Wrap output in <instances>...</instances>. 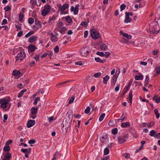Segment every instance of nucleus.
Instances as JSON below:
<instances>
[{"label":"nucleus","mask_w":160,"mask_h":160,"mask_svg":"<svg viewBox=\"0 0 160 160\" xmlns=\"http://www.w3.org/2000/svg\"><path fill=\"white\" fill-rule=\"evenodd\" d=\"M73 117V114L72 111H69L67 113L66 118L64 119L62 123V131L65 133L67 132L68 128L71 123Z\"/></svg>","instance_id":"obj_1"},{"label":"nucleus","mask_w":160,"mask_h":160,"mask_svg":"<svg viewBox=\"0 0 160 160\" xmlns=\"http://www.w3.org/2000/svg\"><path fill=\"white\" fill-rule=\"evenodd\" d=\"M90 49L88 47H85L82 48L80 50L81 55L83 57H86L89 52Z\"/></svg>","instance_id":"obj_2"},{"label":"nucleus","mask_w":160,"mask_h":160,"mask_svg":"<svg viewBox=\"0 0 160 160\" xmlns=\"http://www.w3.org/2000/svg\"><path fill=\"white\" fill-rule=\"evenodd\" d=\"M91 36L93 39H96L100 37L99 33L94 29H92L90 31Z\"/></svg>","instance_id":"obj_3"},{"label":"nucleus","mask_w":160,"mask_h":160,"mask_svg":"<svg viewBox=\"0 0 160 160\" xmlns=\"http://www.w3.org/2000/svg\"><path fill=\"white\" fill-rule=\"evenodd\" d=\"M10 100L8 99L2 98L0 99V103L1 104V107L4 109L8 106V103Z\"/></svg>","instance_id":"obj_4"},{"label":"nucleus","mask_w":160,"mask_h":160,"mask_svg":"<svg viewBox=\"0 0 160 160\" xmlns=\"http://www.w3.org/2000/svg\"><path fill=\"white\" fill-rule=\"evenodd\" d=\"M50 7L49 5H45L44 8L42 11V16H45L50 12Z\"/></svg>","instance_id":"obj_5"},{"label":"nucleus","mask_w":160,"mask_h":160,"mask_svg":"<svg viewBox=\"0 0 160 160\" xmlns=\"http://www.w3.org/2000/svg\"><path fill=\"white\" fill-rule=\"evenodd\" d=\"M128 136L127 135L123 136H120L118 138V142L120 144H121L126 141V139L128 138Z\"/></svg>","instance_id":"obj_6"},{"label":"nucleus","mask_w":160,"mask_h":160,"mask_svg":"<svg viewBox=\"0 0 160 160\" xmlns=\"http://www.w3.org/2000/svg\"><path fill=\"white\" fill-rule=\"evenodd\" d=\"M69 5L68 4H64L62 6L61 5H59V11H60L62 13L66 9L68 8Z\"/></svg>","instance_id":"obj_7"},{"label":"nucleus","mask_w":160,"mask_h":160,"mask_svg":"<svg viewBox=\"0 0 160 160\" xmlns=\"http://www.w3.org/2000/svg\"><path fill=\"white\" fill-rule=\"evenodd\" d=\"M35 121L34 120H29L27 123V127L28 128H30L35 124Z\"/></svg>","instance_id":"obj_8"},{"label":"nucleus","mask_w":160,"mask_h":160,"mask_svg":"<svg viewBox=\"0 0 160 160\" xmlns=\"http://www.w3.org/2000/svg\"><path fill=\"white\" fill-rule=\"evenodd\" d=\"M120 33L124 37L128 39H130L132 37V36L131 35H128L127 33H124L122 31H120Z\"/></svg>","instance_id":"obj_9"},{"label":"nucleus","mask_w":160,"mask_h":160,"mask_svg":"<svg viewBox=\"0 0 160 160\" xmlns=\"http://www.w3.org/2000/svg\"><path fill=\"white\" fill-rule=\"evenodd\" d=\"M18 56L20 58V61L22 60L25 57L26 55L24 52H20L17 54Z\"/></svg>","instance_id":"obj_10"},{"label":"nucleus","mask_w":160,"mask_h":160,"mask_svg":"<svg viewBox=\"0 0 160 160\" xmlns=\"http://www.w3.org/2000/svg\"><path fill=\"white\" fill-rule=\"evenodd\" d=\"M11 158V154L9 152H8L5 155L4 158L2 160H10Z\"/></svg>","instance_id":"obj_11"},{"label":"nucleus","mask_w":160,"mask_h":160,"mask_svg":"<svg viewBox=\"0 0 160 160\" xmlns=\"http://www.w3.org/2000/svg\"><path fill=\"white\" fill-rule=\"evenodd\" d=\"M37 37L35 36H32L30 38L28 39V41L30 43H32L37 40Z\"/></svg>","instance_id":"obj_12"},{"label":"nucleus","mask_w":160,"mask_h":160,"mask_svg":"<svg viewBox=\"0 0 160 160\" xmlns=\"http://www.w3.org/2000/svg\"><path fill=\"white\" fill-rule=\"evenodd\" d=\"M125 19L124 21V22L127 23L130 22L131 21V19L129 18L128 15L125 14Z\"/></svg>","instance_id":"obj_13"},{"label":"nucleus","mask_w":160,"mask_h":160,"mask_svg":"<svg viewBox=\"0 0 160 160\" xmlns=\"http://www.w3.org/2000/svg\"><path fill=\"white\" fill-rule=\"evenodd\" d=\"M130 125V123L129 122H123L121 124V127L123 128H126L129 127Z\"/></svg>","instance_id":"obj_14"},{"label":"nucleus","mask_w":160,"mask_h":160,"mask_svg":"<svg viewBox=\"0 0 160 160\" xmlns=\"http://www.w3.org/2000/svg\"><path fill=\"white\" fill-rule=\"evenodd\" d=\"M38 108L34 107H33L31 109V113L32 114L34 115L37 113Z\"/></svg>","instance_id":"obj_15"},{"label":"nucleus","mask_w":160,"mask_h":160,"mask_svg":"<svg viewBox=\"0 0 160 160\" xmlns=\"http://www.w3.org/2000/svg\"><path fill=\"white\" fill-rule=\"evenodd\" d=\"M28 49L29 51L32 52L35 50V46L32 45H30L28 47Z\"/></svg>","instance_id":"obj_16"},{"label":"nucleus","mask_w":160,"mask_h":160,"mask_svg":"<svg viewBox=\"0 0 160 160\" xmlns=\"http://www.w3.org/2000/svg\"><path fill=\"white\" fill-rule=\"evenodd\" d=\"M95 60L98 62L103 63L106 62V60L105 59L101 60L99 57L95 58Z\"/></svg>","instance_id":"obj_17"},{"label":"nucleus","mask_w":160,"mask_h":160,"mask_svg":"<svg viewBox=\"0 0 160 160\" xmlns=\"http://www.w3.org/2000/svg\"><path fill=\"white\" fill-rule=\"evenodd\" d=\"M109 79V76L108 75H106L103 78V82L105 84H107L108 81Z\"/></svg>","instance_id":"obj_18"},{"label":"nucleus","mask_w":160,"mask_h":160,"mask_svg":"<svg viewBox=\"0 0 160 160\" xmlns=\"http://www.w3.org/2000/svg\"><path fill=\"white\" fill-rule=\"evenodd\" d=\"M132 90H130V92L129 93V102L130 103V105H131L132 102Z\"/></svg>","instance_id":"obj_19"},{"label":"nucleus","mask_w":160,"mask_h":160,"mask_svg":"<svg viewBox=\"0 0 160 160\" xmlns=\"http://www.w3.org/2000/svg\"><path fill=\"white\" fill-rule=\"evenodd\" d=\"M118 75H117L116 74H115L113 76L112 78V83H113V84L114 85L116 83V82L117 81V78L118 77Z\"/></svg>","instance_id":"obj_20"},{"label":"nucleus","mask_w":160,"mask_h":160,"mask_svg":"<svg viewBox=\"0 0 160 160\" xmlns=\"http://www.w3.org/2000/svg\"><path fill=\"white\" fill-rule=\"evenodd\" d=\"M79 5L78 4L76 5L74 10V13L75 15L78 14L79 10Z\"/></svg>","instance_id":"obj_21"},{"label":"nucleus","mask_w":160,"mask_h":160,"mask_svg":"<svg viewBox=\"0 0 160 160\" xmlns=\"http://www.w3.org/2000/svg\"><path fill=\"white\" fill-rule=\"evenodd\" d=\"M154 112L156 115L157 118L158 119L160 117V114L158 112V111L157 109H155L154 110Z\"/></svg>","instance_id":"obj_22"},{"label":"nucleus","mask_w":160,"mask_h":160,"mask_svg":"<svg viewBox=\"0 0 160 160\" xmlns=\"http://www.w3.org/2000/svg\"><path fill=\"white\" fill-rule=\"evenodd\" d=\"M136 80H142L143 79V76L142 75H136L135 77Z\"/></svg>","instance_id":"obj_23"},{"label":"nucleus","mask_w":160,"mask_h":160,"mask_svg":"<svg viewBox=\"0 0 160 160\" xmlns=\"http://www.w3.org/2000/svg\"><path fill=\"white\" fill-rule=\"evenodd\" d=\"M67 28L65 27H63L61 28L59 30V31L62 34H64L67 30Z\"/></svg>","instance_id":"obj_24"},{"label":"nucleus","mask_w":160,"mask_h":160,"mask_svg":"<svg viewBox=\"0 0 160 160\" xmlns=\"http://www.w3.org/2000/svg\"><path fill=\"white\" fill-rule=\"evenodd\" d=\"M51 35H52L51 38V41L54 42H57L58 40L57 38L55 35H53L52 34H51Z\"/></svg>","instance_id":"obj_25"},{"label":"nucleus","mask_w":160,"mask_h":160,"mask_svg":"<svg viewBox=\"0 0 160 160\" xmlns=\"http://www.w3.org/2000/svg\"><path fill=\"white\" fill-rule=\"evenodd\" d=\"M100 48L102 50H106L108 49L107 46L105 44L101 45L100 46Z\"/></svg>","instance_id":"obj_26"},{"label":"nucleus","mask_w":160,"mask_h":160,"mask_svg":"<svg viewBox=\"0 0 160 160\" xmlns=\"http://www.w3.org/2000/svg\"><path fill=\"white\" fill-rule=\"evenodd\" d=\"M26 89H24L21 91L18 95V97L19 98L21 97L23 95V93L26 92Z\"/></svg>","instance_id":"obj_27"},{"label":"nucleus","mask_w":160,"mask_h":160,"mask_svg":"<svg viewBox=\"0 0 160 160\" xmlns=\"http://www.w3.org/2000/svg\"><path fill=\"white\" fill-rule=\"evenodd\" d=\"M56 19V17L55 15H53L52 17H50L49 19L48 22L50 23L51 21H52L53 22H54V21Z\"/></svg>","instance_id":"obj_28"},{"label":"nucleus","mask_w":160,"mask_h":160,"mask_svg":"<svg viewBox=\"0 0 160 160\" xmlns=\"http://www.w3.org/2000/svg\"><path fill=\"white\" fill-rule=\"evenodd\" d=\"M66 20L67 22L68 23H71L72 21L71 18L69 16H67L66 17Z\"/></svg>","instance_id":"obj_29"},{"label":"nucleus","mask_w":160,"mask_h":160,"mask_svg":"<svg viewBox=\"0 0 160 160\" xmlns=\"http://www.w3.org/2000/svg\"><path fill=\"white\" fill-rule=\"evenodd\" d=\"M21 72L19 71L14 70L12 74L14 76H16L20 75Z\"/></svg>","instance_id":"obj_30"},{"label":"nucleus","mask_w":160,"mask_h":160,"mask_svg":"<svg viewBox=\"0 0 160 160\" xmlns=\"http://www.w3.org/2000/svg\"><path fill=\"white\" fill-rule=\"evenodd\" d=\"M157 73L159 74L160 73V66L157 67L155 69Z\"/></svg>","instance_id":"obj_31"},{"label":"nucleus","mask_w":160,"mask_h":160,"mask_svg":"<svg viewBox=\"0 0 160 160\" xmlns=\"http://www.w3.org/2000/svg\"><path fill=\"white\" fill-rule=\"evenodd\" d=\"M59 153L57 151L53 155V157L52 160H56L57 158V156L58 155Z\"/></svg>","instance_id":"obj_32"},{"label":"nucleus","mask_w":160,"mask_h":160,"mask_svg":"<svg viewBox=\"0 0 160 160\" xmlns=\"http://www.w3.org/2000/svg\"><path fill=\"white\" fill-rule=\"evenodd\" d=\"M10 149V147L8 145L5 146L3 148V150L5 152L9 151Z\"/></svg>","instance_id":"obj_33"},{"label":"nucleus","mask_w":160,"mask_h":160,"mask_svg":"<svg viewBox=\"0 0 160 160\" xmlns=\"http://www.w3.org/2000/svg\"><path fill=\"white\" fill-rule=\"evenodd\" d=\"M34 33V32L32 31H31L30 32H28V33H27L25 36V37L26 38H28V37L29 36L31 35L32 34H33Z\"/></svg>","instance_id":"obj_34"},{"label":"nucleus","mask_w":160,"mask_h":160,"mask_svg":"<svg viewBox=\"0 0 160 160\" xmlns=\"http://www.w3.org/2000/svg\"><path fill=\"white\" fill-rule=\"evenodd\" d=\"M105 115L104 113H103L101 114L99 118V121L100 122L102 121Z\"/></svg>","instance_id":"obj_35"},{"label":"nucleus","mask_w":160,"mask_h":160,"mask_svg":"<svg viewBox=\"0 0 160 160\" xmlns=\"http://www.w3.org/2000/svg\"><path fill=\"white\" fill-rule=\"evenodd\" d=\"M109 149L108 148H106L104 149V155H107L109 153Z\"/></svg>","instance_id":"obj_36"},{"label":"nucleus","mask_w":160,"mask_h":160,"mask_svg":"<svg viewBox=\"0 0 160 160\" xmlns=\"http://www.w3.org/2000/svg\"><path fill=\"white\" fill-rule=\"evenodd\" d=\"M97 55L100 56L101 57H104V53L102 52L98 51L96 53Z\"/></svg>","instance_id":"obj_37"},{"label":"nucleus","mask_w":160,"mask_h":160,"mask_svg":"<svg viewBox=\"0 0 160 160\" xmlns=\"http://www.w3.org/2000/svg\"><path fill=\"white\" fill-rule=\"evenodd\" d=\"M23 18V15L22 13H21L19 14V21L21 22Z\"/></svg>","instance_id":"obj_38"},{"label":"nucleus","mask_w":160,"mask_h":160,"mask_svg":"<svg viewBox=\"0 0 160 160\" xmlns=\"http://www.w3.org/2000/svg\"><path fill=\"white\" fill-rule=\"evenodd\" d=\"M156 132L154 130H152L150 132V135L152 137H154L155 135Z\"/></svg>","instance_id":"obj_39"},{"label":"nucleus","mask_w":160,"mask_h":160,"mask_svg":"<svg viewBox=\"0 0 160 160\" xmlns=\"http://www.w3.org/2000/svg\"><path fill=\"white\" fill-rule=\"evenodd\" d=\"M101 73L100 72H98L97 73H95L93 76L96 78H98L101 75Z\"/></svg>","instance_id":"obj_40"},{"label":"nucleus","mask_w":160,"mask_h":160,"mask_svg":"<svg viewBox=\"0 0 160 160\" xmlns=\"http://www.w3.org/2000/svg\"><path fill=\"white\" fill-rule=\"evenodd\" d=\"M40 99V97H36L35 99V101L33 102V104L34 105H36L37 104L38 101H39Z\"/></svg>","instance_id":"obj_41"},{"label":"nucleus","mask_w":160,"mask_h":160,"mask_svg":"<svg viewBox=\"0 0 160 160\" xmlns=\"http://www.w3.org/2000/svg\"><path fill=\"white\" fill-rule=\"evenodd\" d=\"M34 20L32 18H29L28 19V23L30 24H32L34 22Z\"/></svg>","instance_id":"obj_42"},{"label":"nucleus","mask_w":160,"mask_h":160,"mask_svg":"<svg viewBox=\"0 0 160 160\" xmlns=\"http://www.w3.org/2000/svg\"><path fill=\"white\" fill-rule=\"evenodd\" d=\"M118 132V129L117 128H114L112 130V134H115L117 133Z\"/></svg>","instance_id":"obj_43"},{"label":"nucleus","mask_w":160,"mask_h":160,"mask_svg":"<svg viewBox=\"0 0 160 160\" xmlns=\"http://www.w3.org/2000/svg\"><path fill=\"white\" fill-rule=\"evenodd\" d=\"M120 7V11H122L123 10L125 9L126 7V5L125 4H123L121 5Z\"/></svg>","instance_id":"obj_44"},{"label":"nucleus","mask_w":160,"mask_h":160,"mask_svg":"<svg viewBox=\"0 0 160 160\" xmlns=\"http://www.w3.org/2000/svg\"><path fill=\"white\" fill-rule=\"evenodd\" d=\"M80 25L82 26H84L85 27H87L88 25V23L86 21L82 22L81 23Z\"/></svg>","instance_id":"obj_45"},{"label":"nucleus","mask_w":160,"mask_h":160,"mask_svg":"<svg viewBox=\"0 0 160 160\" xmlns=\"http://www.w3.org/2000/svg\"><path fill=\"white\" fill-rule=\"evenodd\" d=\"M115 122L113 120H110L108 123V125L110 126H112L115 124Z\"/></svg>","instance_id":"obj_46"},{"label":"nucleus","mask_w":160,"mask_h":160,"mask_svg":"<svg viewBox=\"0 0 160 160\" xmlns=\"http://www.w3.org/2000/svg\"><path fill=\"white\" fill-rule=\"evenodd\" d=\"M90 108L89 107H88L85 110V112L86 114H88L90 112Z\"/></svg>","instance_id":"obj_47"},{"label":"nucleus","mask_w":160,"mask_h":160,"mask_svg":"<svg viewBox=\"0 0 160 160\" xmlns=\"http://www.w3.org/2000/svg\"><path fill=\"white\" fill-rule=\"evenodd\" d=\"M54 52L55 53H58L59 51V48L58 46L57 45L54 48Z\"/></svg>","instance_id":"obj_48"},{"label":"nucleus","mask_w":160,"mask_h":160,"mask_svg":"<svg viewBox=\"0 0 160 160\" xmlns=\"http://www.w3.org/2000/svg\"><path fill=\"white\" fill-rule=\"evenodd\" d=\"M154 122H151L149 123L147 125L148 127H151L154 125Z\"/></svg>","instance_id":"obj_49"},{"label":"nucleus","mask_w":160,"mask_h":160,"mask_svg":"<svg viewBox=\"0 0 160 160\" xmlns=\"http://www.w3.org/2000/svg\"><path fill=\"white\" fill-rule=\"evenodd\" d=\"M35 62L34 61H32L30 62L29 63V65L31 67L34 66L35 65Z\"/></svg>","instance_id":"obj_50"},{"label":"nucleus","mask_w":160,"mask_h":160,"mask_svg":"<svg viewBox=\"0 0 160 160\" xmlns=\"http://www.w3.org/2000/svg\"><path fill=\"white\" fill-rule=\"evenodd\" d=\"M8 118V115L7 114H5L3 116V122H5Z\"/></svg>","instance_id":"obj_51"},{"label":"nucleus","mask_w":160,"mask_h":160,"mask_svg":"<svg viewBox=\"0 0 160 160\" xmlns=\"http://www.w3.org/2000/svg\"><path fill=\"white\" fill-rule=\"evenodd\" d=\"M74 100V97H72L69 100L68 103L70 104H71L73 102Z\"/></svg>","instance_id":"obj_52"},{"label":"nucleus","mask_w":160,"mask_h":160,"mask_svg":"<svg viewBox=\"0 0 160 160\" xmlns=\"http://www.w3.org/2000/svg\"><path fill=\"white\" fill-rule=\"evenodd\" d=\"M36 142V141L34 139L30 140L28 141L29 144H34Z\"/></svg>","instance_id":"obj_53"},{"label":"nucleus","mask_w":160,"mask_h":160,"mask_svg":"<svg viewBox=\"0 0 160 160\" xmlns=\"http://www.w3.org/2000/svg\"><path fill=\"white\" fill-rule=\"evenodd\" d=\"M110 53L108 52H105V53H104V57L107 58L110 55Z\"/></svg>","instance_id":"obj_54"},{"label":"nucleus","mask_w":160,"mask_h":160,"mask_svg":"<svg viewBox=\"0 0 160 160\" xmlns=\"http://www.w3.org/2000/svg\"><path fill=\"white\" fill-rule=\"evenodd\" d=\"M158 50L155 49L153 51L152 53L154 55H155L158 54Z\"/></svg>","instance_id":"obj_55"},{"label":"nucleus","mask_w":160,"mask_h":160,"mask_svg":"<svg viewBox=\"0 0 160 160\" xmlns=\"http://www.w3.org/2000/svg\"><path fill=\"white\" fill-rule=\"evenodd\" d=\"M34 58L36 61H38L39 59V56L38 54H36L34 57Z\"/></svg>","instance_id":"obj_56"},{"label":"nucleus","mask_w":160,"mask_h":160,"mask_svg":"<svg viewBox=\"0 0 160 160\" xmlns=\"http://www.w3.org/2000/svg\"><path fill=\"white\" fill-rule=\"evenodd\" d=\"M11 8L9 7L8 6H7L4 8V10H5V11L6 12L8 11Z\"/></svg>","instance_id":"obj_57"},{"label":"nucleus","mask_w":160,"mask_h":160,"mask_svg":"<svg viewBox=\"0 0 160 160\" xmlns=\"http://www.w3.org/2000/svg\"><path fill=\"white\" fill-rule=\"evenodd\" d=\"M106 137H105L104 136L102 137L100 139L101 141L103 143L105 142V139H106Z\"/></svg>","instance_id":"obj_58"},{"label":"nucleus","mask_w":160,"mask_h":160,"mask_svg":"<svg viewBox=\"0 0 160 160\" xmlns=\"http://www.w3.org/2000/svg\"><path fill=\"white\" fill-rule=\"evenodd\" d=\"M48 56L50 58H51V57L53 54V53L52 51H49L48 52Z\"/></svg>","instance_id":"obj_59"},{"label":"nucleus","mask_w":160,"mask_h":160,"mask_svg":"<svg viewBox=\"0 0 160 160\" xmlns=\"http://www.w3.org/2000/svg\"><path fill=\"white\" fill-rule=\"evenodd\" d=\"M36 24L38 26H40L41 25V22L38 20H36L35 21Z\"/></svg>","instance_id":"obj_60"},{"label":"nucleus","mask_w":160,"mask_h":160,"mask_svg":"<svg viewBox=\"0 0 160 160\" xmlns=\"http://www.w3.org/2000/svg\"><path fill=\"white\" fill-rule=\"evenodd\" d=\"M154 137L155 138H160V132L158 133H156L154 135Z\"/></svg>","instance_id":"obj_61"},{"label":"nucleus","mask_w":160,"mask_h":160,"mask_svg":"<svg viewBox=\"0 0 160 160\" xmlns=\"http://www.w3.org/2000/svg\"><path fill=\"white\" fill-rule=\"evenodd\" d=\"M12 141L11 140H8L6 143V145H8L9 144H11Z\"/></svg>","instance_id":"obj_62"},{"label":"nucleus","mask_w":160,"mask_h":160,"mask_svg":"<svg viewBox=\"0 0 160 160\" xmlns=\"http://www.w3.org/2000/svg\"><path fill=\"white\" fill-rule=\"evenodd\" d=\"M76 65L81 66L82 64V62L81 61H79L78 62H75Z\"/></svg>","instance_id":"obj_63"},{"label":"nucleus","mask_w":160,"mask_h":160,"mask_svg":"<svg viewBox=\"0 0 160 160\" xmlns=\"http://www.w3.org/2000/svg\"><path fill=\"white\" fill-rule=\"evenodd\" d=\"M110 159L109 157V156L105 157L102 160H109Z\"/></svg>","instance_id":"obj_64"}]
</instances>
